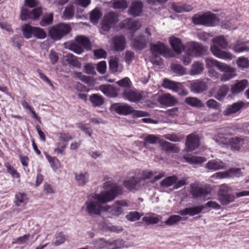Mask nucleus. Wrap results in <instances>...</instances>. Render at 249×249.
Here are the masks:
<instances>
[{
	"label": "nucleus",
	"instance_id": "nucleus-1",
	"mask_svg": "<svg viewBox=\"0 0 249 249\" xmlns=\"http://www.w3.org/2000/svg\"><path fill=\"white\" fill-rule=\"evenodd\" d=\"M103 188L107 190L89 196L82 207V209L90 216L100 215L101 212H104V206H101V203L112 201L122 192V187L111 180L105 182Z\"/></svg>",
	"mask_w": 249,
	"mask_h": 249
},
{
	"label": "nucleus",
	"instance_id": "nucleus-2",
	"mask_svg": "<svg viewBox=\"0 0 249 249\" xmlns=\"http://www.w3.org/2000/svg\"><path fill=\"white\" fill-rule=\"evenodd\" d=\"M212 41L213 44L211 45L210 50L214 56L225 60H231L234 57L230 52L221 49L231 48L227 39L224 36H216L212 39Z\"/></svg>",
	"mask_w": 249,
	"mask_h": 249
},
{
	"label": "nucleus",
	"instance_id": "nucleus-3",
	"mask_svg": "<svg viewBox=\"0 0 249 249\" xmlns=\"http://www.w3.org/2000/svg\"><path fill=\"white\" fill-rule=\"evenodd\" d=\"M205 61L206 67L208 70L215 67L220 71L224 72L220 77V81L221 82L229 81L237 75L236 69L226 63L219 62L213 58H207Z\"/></svg>",
	"mask_w": 249,
	"mask_h": 249
},
{
	"label": "nucleus",
	"instance_id": "nucleus-4",
	"mask_svg": "<svg viewBox=\"0 0 249 249\" xmlns=\"http://www.w3.org/2000/svg\"><path fill=\"white\" fill-rule=\"evenodd\" d=\"M232 134L230 130L221 128L213 139L219 144L230 146L234 150H239L244 144V139L240 137L229 138Z\"/></svg>",
	"mask_w": 249,
	"mask_h": 249
},
{
	"label": "nucleus",
	"instance_id": "nucleus-5",
	"mask_svg": "<svg viewBox=\"0 0 249 249\" xmlns=\"http://www.w3.org/2000/svg\"><path fill=\"white\" fill-rule=\"evenodd\" d=\"M75 41L80 46L74 42H66L64 43L65 47L77 54H81L83 52V47L87 50L91 49V44L88 37L84 36H79L75 38Z\"/></svg>",
	"mask_w": 249,
	"mask_h": 249
},
{
	"label": "nucleus",
	"instance_id": "nucleus-6",
	"mask_svg": "<svg viewBox=\"0 0 249 249\" xmlns=\"http://www.w3.org/2000/svg\"><path fill=\"white\" fill-rule=\"evenodd\" d=\"M231 191V188L226 184L219 186L217 196L218 201L222 205H227L234 201V196L230 193Z\"/></svg>",
	"mask_w": 249,
	"mask_h": 249
},
{
	"label": "nucleus",
	"instance_id": "nucleus-7",
	"mask_svg": "<svg viewBox=\"0 0 249 249\" xmlns=\"http://www.w3.org/2000/svg\"><path fill=\"white\" fill-rule=\"evenodd\" d=\"M150 50L153 56L156 57L162 55L166 58H171L175 56L174 53L165 45L160 42L155 44H151Z\"/></svg>",
	"mask_w": 249,
	"mask_h": 249
},
{
	"label": "nucleus",
	"instance_id": "nucleus-8",
	"mask_svg": "<svg viewBox=\"0 0 249 249\" xmlns=\"http://www.w3.org/2000/svg\"><path fill=\"white\" fill-rule=\"evenodd\" d=\"M118 21V16L112 12H109L107 14L103 21L101 24L100 32L102 34H105L108 31L111 27Z\"/></svg>",
	"mask_w": 249,
	"mask_h": 249
},
{
	"label": "nucleus",
	"instance_id": "nucleus-9",
	"mask_svg": "<svg viewBox=\"0 0 249 249\" xmlns=\"http://www.w3.org/2000/svg\"><path fill=\"white\" fill-rule=\"evenodd\" d=\"M162 85L163 88L177 92L179 95L185 96L188 94L187 91L184 89L182 85L179 82H175L167 79H164Z\"/></svg>",
	"mask_w": 249,
	"mask_h": 249
},
{
	"label": "nucleus",
	"instance_id": "nucleus-10",
	"mask_svg": "<svg viewBox=\"0 0 249 249\" xmlns=\"http://www.w3.org/2000/svg\"><path fill=\"white\" fill-rule=\"evenodd\" d=\"M128 206V204L125 200L116 201L112 206L106 205L104 206V212H108L114 216H119L123 213L124 207Z\"/></svg>",
	"mask_w": 249,
	"mask_h": 249
},
{
	"label": "nucleus",
	"instance_id": "nucleus-11",
	"mask_svg": "<svg viewBox=\"0 0 249 249\" xmlns=\"http://www.w3.org/2000/svg\"><path fill=\"white\" fill-rule=\"evenodd\" d=\"M210 189L196 182L191 184L190 193L194 197L205 196L210 193Z\"/></svg>",
	"mask_w": 249,
	"mask_h": 249
},
{
	"label": "nucleus",
	"instance_id": "nucleus-12",
	"mask_svg": "<svg viewBox=\"0 0 249 249\" xmlns=\"http://www.w3.org/2000/svg\"><path fill=\"white\" fill-rule=\"evenodd\" d=\"M95 243L99 244V247L95 249H102L104 248L108 249H118L124 246V242L121 239L112 241H105L103 239H99L95 241Z\"/></svg>",
	"mask_w": 249,
	"mask_h": 249
},
{
	"label": "nucleus",
	"instance_id": "nucleus-13",
	"mask_svg": "<svg viewBox=\"0 0 249 249\" xmlns=\"http://www.w3.org/2000/svg\"><path fill=\"white\" fill-rule=\"evenodd\" d=\"M208 48L198 42H191L188 46V51L193 57L201 56L206 53Z\"/></svg>",
	"mask_w": 249,
	"mask_h": 249
},
{
	"label": "nucleus",
	"instance_id": "nucleus-14",
	"mask_svg": "<svg viewBox=\"0 0 249 249\" xmlns=\"http://www.w3.org/2000/svg\"><path fill=\"white\" fill-rule=\"evenodd\" d=\"M41 13L42 10L40 8L30 10L28 8L24 7L21 10L20 18L22 20H25L28 18L36 19L39 18Z\"/></svg>",
	"mask_w": 249,
	"mask_h": 249
},
{
	"label": "nucleus",
	"instance_id": "nucleus-15",
	"mask_svg": "<svg viewBox=\"0 0 249 249\" xmlns=\"http://www.w3.org/2000/svg\"><path fill=\"white\" fill-rule=\"evenodd\" d=\"M204 79H198L191 82L190 89L192 91L195 93H201L208 89L207 82L210 80L209 78Z\"/></svg>",
	"mask_w": 249,
	"mask_h": 249
},
{
	"label": "nucleus",
	"instance_id": "nucleus-16",
	"mask_svg": "<svg viewBox=\"0 0 249 249\" xmlns=\"http://www.w3.org/2000/svg\"><path fill=\"white\" fill-rule=\"evenodd\" d=\"M185 145L187 152L195 150L199 145V136L195 133H192L189 135L187 137Z\"/></svg>",
	"mask_w": 249,
	"mask_h": 249
},
{
	"label": "nucleus",
	"instance_id": "nucleus-17",
	"mask_svg": "<svg viewBox=\"0 0 249 249\" xmlns=\"http://www.w3.org/2000/svg\"><path fill=\"white\" fill-rule=\"evenodd\" d=\"M124 99L130 102L137 103L142 99L143 96L141 92L132 89H125L123 93Z\"/></svg>",
	"mask_w": 249,
	"mask_h": 249
},
{
	"label": "nucleus",
	"instance_id": "nucleus-18",
	"mask_svg": "<svg viewBox=\"0 0 249 249\" xmlns=\"http://www.w3.org/2000/svg\"><path fill=\"white\" fill-rule=\"evenodd\" d=\"M205 208L204 205H199L192 207L185 208L179 211L178 213L180 215H189L190 216H194L199 213L202 210Z\"/></svg>",
	"mask_w": 249,
	"mask_h": 249
},
{
	"label": "nucleus",
	"instance_id": "nucleus-19",
	"mask_svg": "<svg viewBox=\"0 0 249 249\" xmlns=\"http://www.w3.org/2000/svg\"><path fill=\"white\" fill-rule=\"evenodd\" d=\"M143 3L142 1L136 0L131 3L128 13L133 17L140 16L142 11Z\"/></svg>",
	"mask_w": 249,
	"mask_h": 249
},
{
	"label": "nucleus",
	"instance_id": "nucleus-20",
	"mask_svg": "<svg viewBox=\"0 0 249 249\" xmlns=\"http://www.w3.org/2000/svg\"><path fill=\"white\" fill-rule=\"evenodd\" d=\"M115 111L120 114L128 115L134 111L133 108L126 104H117L113 106Z\"/></svg>",
	"mask_w": 249,
	"mask_h": 249
},
{
	"label": "nucleus",
	"instance_id": "nucleus-21",
	"mask_svg": "<svg viewBox=\"0 0 249 249\" xmlns=\"http://www.w3.org/2000/svg\"><path fill=\"white\" fill-rule=\"evenodd\" d=\"M158 102L161 105L166 106H172L176 105L178 101L170 94H164L158 97Z\"/></svg>",
	"mask_w": 249,
	"mask_h": 249
},
{
	"label": "nucleus",
	"instance_id": "nucleus-22",
	"mask_svg": "<svg viewBox=\"0 0 249 249\" xmlns=\"http://www.w3.org/2000/svg\"><path fill=\"white\" fill-rule=\"evenodd\" d=\"M142 179L138 177H131L124 180V186L130 191L137 190L139 187V183Z\"/></svg>",
	"mask_w": 249,
	"mask_h": 249
},
{
	"label": "nucleus",
	"instance_id": "nucleus-23",
	"mask_svg": "<svg viewBox=\"0 0 249 249\" xmlns=\"http://www.w3.org/2000/svg\"><path fill=\"white\" fill-rule=\"evenodd\" d=\"M244 106V103L242 102H238L232 105H229L224 111L223 114L225 116H228L235 113L242 108Z\"/></svg>",
	"mask_w": 249,
	"mask_h": 249
},
{
	"label": "nucleus",
	"instance_id": "nucleus-24",
	"mask_svg": "<svg viewBox=\"0 0 249 249\" xmlns=\"http://www.w3.org/2000/svg\"><path fill=\"white\" fill-rule=\"evenodd\" d=\"M248 81L246 79L237 81L234 85L231 86V90L233 94H237L242 91L248 86Z\"/></svg>",
	"mask_w": 249,
	"mask_h": 249
},
{
	"label": "nucleus",
	"instance_id": "nucleus-25",
	"mask_svg": "<svg viewBox=\"0 0 249 249\" xmlns=\"http://www.w3.org/2000/svg\"><path fill=\"white\" fill-rule=\"evenodd\" d=\"M225 166V164L219 159L210 160L206 165L207 169L213 171L223 169Z\"/></svg>",
	"mask_w": 249,
	"mask_h": 249
},
{
	"label": "nucleus",
	"instance_id": "nucleus-26",
	"mask_svg": "<svg viewBox=\"0 0 249 249\" xmlns=\"http://www.w3.org/2000/svg\"><path fill=\"white\" fill-rule=\"evenodd\" d=\"M169 42L172 47L176 53H179L184 50V46L180 39L172 36L169 38Z\"/></svg>",
	"mask_w": 249,
	"mask_h": 249
},
{
	"label": "nucleus",
	"instance_id": "nucleus-27",
	"mask_svg": "<svg viewBox=\"0 0 249 249\" xmlns=\"http://www.w3.org/2000/svg\"><path fill=\"white\" fill-rule=\"evenodd\" d=\"M204 70V66L202 62L196 61L194 62L191 66L189 71L191 75H199L202 73Z\"/></svg>",
	"mask_w": 249,
	"mask_h": 249
},
{
	"label": "nucleus",
	"instance_id": "nucleus-28",
	"mask_svg": "<svg viewBox=\"0 0 249 249\" xmlns=\"http://www.w3.org/2000/svg\"><path fill=\"white\" fill-rule=\"evenodd\" d=\"M113 46L117 51H122L125 47V38L123 36H115L113 39Z\"/></svg>",
	"mask_w": 249,
	"mask_h": 249
},
{
	"label": "nucleus",
	"instance_id": "nucleus-29",
	"mask_svg": "<svg viewBox=\"0 0 249 249\" xmlns=\"http://www.w3.org/2000/svg\"><path fill=\"white\" fill-rule=\"evenodd\" d=\"M75 179L79 186H83L85 185L89 180V175L87 172H79L75 173Z\"/></svg>",
	"mask_w": 249,
	"mask_h": 249
},
{
	"label": "nucleus",
	"instance_id": "nucleus-30",
	"mask_svg": "<svg viewBox=\"0 0 249 249\" xmlns=\"http://www.w3.org/2000/svg\"><path fill=\"white\" fill-rule=\"evenodd\" d=\"M99 89L106 96L114 97L117 95L115 89L110 85H102L99 86Z\"/></svg>",
	"mask_w": 249,
	"mask_h": 249
},
{
	"label": "nucleus",
	"instance_id": "nucleus-31",
	"mask_svg": "<svg viewBox=\"0 0 249 249\" xmlns=\"http://www.w3.org/2000/svg\"><path fill=\"white\" fill-rule=\"evenodd\" d=\"M232 50L235 53H240L249 51V42L237 41L232 45Z\"/></svg>",
	"mask_w": 249,
	"mask_h": 249
},
{
	"label": "nucleus",
	"instance_id": "nucleus-32",
	"mask_svg": "<svg viewBox=\"0 0 249 249\" xmlns=\"http://www.w3.org/2000/svg\"><path fill=\"white\" fill-rule=\"evenodd\" d=\"M183 159L187 162L193 165L200 164L206 160L205 158L196 156H184Z\"/></svg>",
	"mask_w": 249,
	"mask_h": 249
},
{
	"label": "nucleus",
	"instance_id": "nucleus-33",
	"mask_svg": "<svg viewBox=\"0 0 249 249\" xmlns=\"http://www.w3.org/2000/svg\"><path fill=\"white\" fill-rule=\"evenodd\" d=\"M147 40L142 35L138 36L133 41V46L136 49L142 50L145 47Z\"/></svg>",
	"mask_w": 249,
	"mask_h": 249
},
{
	"label": "nucleus",
	"instance_id": "nucleus-34",
	"mask_svg": "<svg viewBox=\"0 0 249 249\" xmlns=\"http://www.w3.org/2000/svg\"><path fill=\"white\" fill-rule=\"evenodd\" d=\"M205 26H214L218 23V19L216 16L213 13H205Z\"/></svg>",
	"mask_w": 249,
	"mask_h": 249
},
{
	"label": "nucleus",
	"instance_id": "nucleus-35",
	"mask_svg": "<svg viewBox=\"0 0 249 249\" xmlns=\"http://www.w3.org/2000/svg\"><path fill=\"white\" fill-rule=\"evenodd\" d=\"M161 219V216L151 213L143 217L142 220L147 224H155L158 223Z\"/></svg>",
	"mask_w": 249,
	"mask_h": 249
},
{
	"label": "nucleus",
	"instance_id": "nucleus-36",
	"mask_svg": "<svg viewBox=\"0 0 249 249\" xmlns=\"http://www.w3.org/2000/svg\"><path fill=\"white\" fill-rule=\"evenodd\" d=\"M64 60L69 65L74 67L78 68L81 66L80 62L79 61L77 57L72 54L69 53L66 54L64 56Z\"/></svg>",
	"mask_w": 249,
	"mask_h": 249
},
{
	"label": "nucleus",
	"instance_id": "nucleus-37",
	"mask_svg": "<svg viewBox=\"0 0 249 249\" xmlns=\"http://www.w3.org/2000/svg\"><path fill=\"white\" fill-rule=\"evenodd\" d=\"M109 68L113 73L121 72L123 70V66L119 64L118 59L112 58L109 62Z\"/></svg>",
	"mask_w": 249,
	"mask_h": 249
},
{
	"label": "nucleus",
	"instance_id": "nucleus-38",
	"mask_svg": "<svg viewBox=\"0 0 249 249\" xmlns=\"http://www.w3.org/2000/svg\"><path fill=\"white\" fill-rule=\"evenodd\" d=\"M28 197L24 193H18L15 195V204L17 206L25 205L28 202Z\"/></svg>",
	"mask_w": 249,
	"mask_h": 249
},
{
	"label": "nucleus",
	"instance_id": "nucleus-39",
	"mask_svg": "<svg viewBox=\"0 0 249 249\" xmlns=\"http://www.w3.org/2000/svg\"><path fill=\"white\" fill-rule=\"evenodd\" d=\"M172 6L173 9L177 13L189 12L193 9L191 5L187 4H173Z\"/></svg>",
	"mask_w": 249,
	"mask_h": 249
},
{
	"label": "nucleus",
	"instance_id": "nucleus-40",
	"mask_svg": "<svg viewBox=\"0 0 249 249\" xmlns=\"http://www.w3.org/2000/svg\"><path fill=\"white\" fill-rule=\"evenodd\" d=\"M46 158L48 160L51 168L54 171H56L61 167L60 161L54 157H52L47 153H45Z\"/></svg>",
	"mask_w": 249,
	"mask_h": 249
},
{
	"label": "nucleus",
	"instance_id": "nucleus-41",
	"mask_svg": "<svg viewBox=\"0 0 249 249\" xmlns=\"http://www.w3.org/2000/svg\"><path fill=\"white\" fill-rule=\"evenodd\" d=\"M49 33L51 38L55 40L60 39L62 37V33L57 25L52 27L50 29Z\"/></svg>",
	"mask_w": 249,
	"mask_h": 249
},
{
	"label": "nucleus",
	"instance_id": "nucleus-42",
	"mask_svg": "<svg viewBox=\"0 0 249 249\" xmlns=\"http://www.w3.org/2000/svg\"><path fill=\"white\" fill-rule=\"evenodd\" d=\"M89 100L94 107L101 106L104 102L103 97L97 94H92L89 97Z\"/></svg>",
	"mask_w": 249,
	"mask_h": 249
},
{
	"label": "nucleus",
	"instance_id": "nucleus-43",
	"mask_svg": "<svg viewBox=\"0 0 249 249\" xmlns=\"http://www.w3.org/2000/svg\"><path fill=\"white\" fill-rule=\"evenodd\" d=\"M229 90V88L228 86L226 85H222L219 88L215 96V98L219 101L222 100L225 97Z\"/></svg>",
	"mask_w": 249,
	"mask_h": 249
},
{
	"label": "nucleus",
	"instance_id": "nucleus-44",
	"mask_svg": "<svg viewBox=\"0 0 249 249\" xmlns=\"http://www.w3.org/2000/svg\"><path fill=\"white\" fill-rule=\"evenodd\" d=\"M74 13V9L72 5H69L66 7L63 11L62 18L65 20H70L71 19Z\"/></svg>",
	"mask_w": 249,
	"mask_h": 249
},
{
	"label": "nucleus",
	"instance_id": "nucleus-45",
	"mask_svg": "<svg viewBox=\"0 0 249 249\" xmlns=\"http://www.w3.org/2000/svg\"><path fill=\"white\" fill-rule=\"evenodd\" d=\"M185 102L188 105L194 107H200L203 106L202 102L196 97H187L185 100Z\"/></svg>",
	"mask_w": 249,
	"mask_h": 249
},
{
	"label": "nucleus",
	"instance_id": "nucleus-46",
	"mask_svg": "<svg viewBox=\"0 0 249 249\" xmlns=\"http://www.w3.org/2000/svg\"><path fill=\"white\" fill-rule=\"evenodd\" d=\"M206 105L209 109H213L219 112H220L221 110V106L220 104L213 99H211L207 101L206 102Z\"/></svg>",
	"mask_w": 249,
	"mask_h": 249
},
{
	"label": "nucleus",
	"instance_id": "nucleus-47",
	"mask_svg": "<svg viewBox=\"0 0 249 249\" xmlns=\"http://www.w3.org/2000/svg\"><path fill=\"white\" fill-rule=\"evenodd\" d=\"M35 27L31 26L29 24H26L22 26V30L23 34L26 38H30L34 35V29Z\"/></svg>",
	"mask_w": 249,
	"mask_h": 249
},
{
	"label": "nucleus",
	"instance_id": "nucleus-48",
	"mask_svg": "<svg viewBox=\"0 0 249 249\" xmlns=\"http://www.w3.org/2000/svg\"><path fill=\"white\" fill-rule=\"evenodd\" d=\"M177 179V177L176 176L167 177L160 182V185L162 187H169L174 184L175 185Z\"/></svg>",
	"mask_w": 249,
	"mask_h": 249
},
{
	"label": "nucleus",
	"instance_id": "nucleus-49",
	"mask_svg": "<svg viewBox=\"0 0 249 249\" xmlns=\"http://www.w3.org/2000/svg\"><path fill=\"white\" fill-rule=\"evenodd\" d=\"M185 219L182 218L178 215H173L170 216L168 219L164 222V223L168 226H172L174 224H177L182 220Z\"/></svg>",
	"mask_w": 249,
	"mask_h": 249
},
{
	"label": "nucleus",
	"instance_id": "nucleus-50",
	"mask_svg": "<svg viewBox=\"0 0 249 249\" xmlns=\"http://www.w3.org/2000/svg\"><path fill=\"white\" fill-rule=\"evenodd\" d=\"M53 20V13H47L43 17L41 20L40 22V24L42 26H47L52 23Z\"/></svg>",
	"mask_w": 249,
	"mask_h": 249
},
{
	"label": "nucleus",
	"instance_id": "nucleus-51",
	"mask_svg": "<svg viewBox=\"0 0 249 249\" xmlns=\"http://www.w3.org/2000/svg\"><path fill=\"white\" fill-rule=\"evenodd\" d=\"M55 238V241L53 243L54 246H60L64 243L66 240L65 235L61 232L56 234Z\"/></svg>",
	"mask_w": 249,
	"mask_h": 249
},
{
	"label": "nucleus",
	"instance_id": "nucleus-52",
	"mask_svg": "<svg viewBox=\"0 0 249 249\" xmlns=\"http://www.w3.org/2000/svg\"><path fill=\"white\" fill-rule=\"evenodd\" d=\"M111 3L115 9H124L128 5L125 0H113Z\"/></svg>",
	"mask_w": 249,
	"mask_h": 249
},
{
	"label": "nucleus",
	"instance_id": "nucleus-53",
	"mask_svg": "<svg viewBox=\"0 0 249 249\" xmlns=\"http://www.w3.org/2000/svg\"><path fill=\"white\" fill-rule=\"evenodd\" d=\"M102 16L101 11L97 8L93 9L90 13V19L92 23H96Z\"/></svg>",
	"mask_w": 249,
	"mask_h": 249
},
{
	"label": "nucleus",
	"instance_id": "nucleus-54",
	"mask_svg": "<svg viewBox=\"0 0 249 249\" xmlns=\"http://www.w3.org/2000/svg\"><path fill=\"white\" fill-rule=\"evenodd\" d=\"M33 36L37 39H42L46 38L47 34L43 29L35 27Z\"/></svg>",
	"mask_w": 249,
	"mask_h": 249
},
{
	"label": "nucleus",
	"instance_id": "nucleus-55",
	"mask_svg": "<svg viewBox=\"0 0 249 249\" xmlns=\"http://www.w3.org/2000/svg\"><path fill=\"white\" fill-rule=\"evenodd\" d=\"M236 64L238 67L240 68H247L249 67V60L246 57H240L237 59Z\"/></svg>",
	"mask_w": 249,
	"mask_h": 249
},
{
	"label": "nucleus",
	"instance_id": "nucleus-56",
	"mask_svg": "<svg viewBox=\"0 0 249 249\" xmlns=\"http://www.w3.org/2000/svg\"><path fill=\"white\" fill-rule=\"evenodd\" d=\"M171 67L173 71L180 75H184L186 73V69L180 64H173Z\"/></svg>",
	"mask_w": 249,
	"mask_h": 249
},
{
	"label": "nucleus",
	"instance_id": "nucleus-57",
	"mask_svg": "<svg viewBox=\"0 0 249 249\" xmlns=\"http://www.w3.org/2000/svg\"><path fill=\"white\" fill-rule=\"evenodd\" d=\"M142 215L137 212H130L126 215L125 217L130 221H135L139 220Z\"/></svg>",
	"mask_w": 249,
	"mask_h": 249
},
{
	"label": "nucleus",
	"instance_id": "nucleus-58",
	"mask_svg": "<svg viewBox=\"0 0 249 249\" xmlns=\"http://www.w3.org/2000/svg\"><path fill=\"white\" fill-rule=\"evenodd\" d=\"M205 14L201 15H195L193 18L192 20L195 24L205 25Z\"/></svg>",
	"mask_w": 249,
	"mask_h": 249
},
{
	"label": "nucleus",
	"instance_id": "nucleus-59",
	"mask_svg": "<svg viewBox=\"0 0 249 249\" xmlns=\"http://www.w3.org/2000/svg\"><path fill=\"white\" fill-rule=\"evenodd\" d=\"M96 64L93 63H87L84 67L85 72L89 74L95 75L96 74Z\"/></svg>",
	"mask_w": 249,
	"mask_h": 249
},
{
	"label": "nucleus",
	"instance_id": "nucleus-60",
	"mask_svg": "<svg viewBox=\"0 0 249 249\" xmlns=\"http://www.w3.org/2000/svg\"><path fill=\"white\" fill-rule=\"evenodd\" d=\"M94 57L95 59H99L106 58L107 53L103 49H97L93 51Z\"/></svg>",
	"mask_w": 249,
	"mask_h": 249
},
{
	"label": "nucleus",
	"instance_id": "nucleus-61",
	"mask_svg": "<svg viewBox=\"0 0 249 249\" xmlns=\"http://www.w3.org/2000/svg\"><path fill=\"white\" fill-rule=\"evenodd\" d=\"M4 165L7 168V172L9 173L13 178H18L19 177V173L11 165L9 162H7L5 163Z\"/></svg>",
	"mask_w": 249,
	"mask_h": 249
},
{
	"label": "nucleus",
	"instance_id": "nucleus-62",
	"mask_svg": "<svg viewBox=\"0 0 249 249\" xmlns=\"http://www.w3.org/2000/svg\"><path fill=\"white\" fill-rule=\"evenodd\" d=\"M58 29L60 30L61 33H62V36L68 34L71 30V27L69 24L66 23H59L57 25Z\"/></svg>",
	"mask_w": 249,
	"mask_h": 249
},
{
	"label": "nucleus",
	"instance_id": "nucleus-63",
	"mask_svg": "<svg viewBox=\"0 0 249 249\" xmlns=\"http://www.w3.org/2000/svg\"><path fill=\"white\" fill-rule=\"evenodd\" d=\"M159 139L153 135H149L144 139V145L148 144H155L158 142Z\"/></svg>",
	"mask_w": 249,
	"mask_h": 249
},
{
	"label": "nucleus",
	"instance_id": "nucleus-64",
	"mask_svg": "<svg viewBox=\"0 0 249 249\" xmlns=\"http://www.w3.org/2000/svg\"><path fill=\"white\" fill-rule=\"evenodd\" d=\"M96 69L100 74H104L107 71V63L105 61H102L96 65Z\"/></svg>",
	"mask_w": 249,
	"mask_h": 249
}]
</instances>
